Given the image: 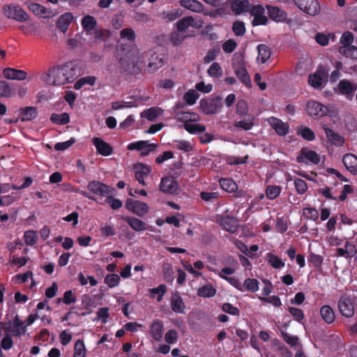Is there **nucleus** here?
<instances>
[{"label": "nucleus", "instance_id": "1", "mask_svg": "<svg viewBox=\"0 0 357 357\" xmlns=\"http://www.w3.org/2000/svg\"><path fill=\"white\" fill-rule=\"evenodd\" d=\"M76 75L75 65L73 63H66L50 68L41 75L40 79L47 84L61 86L72 82Z\"/></svg>", "mask_w": 357, "mask_h": 357}, {"label": "nucleus", "instance_id": "2", "mask_svg": "<svg viewBox=\"0 0 357 357\" xmlns=\"http://www.w3.org/2000/svg\"><path fill=\"white\" fill-rule=\"evenodd\" d=\"M174 119L183 123L185 130L191 134H198L206 130L205 126L197 123L201 119L200 116L197 113L180 112L174 115Z\"/></svg>", "mask_w": 357, "mask_h": 357}, {"label": "nucleus", "instance_id": "3", "mask_svg": "<svg viewBox=\"0 0 357 357\" xmlns=\"http://www.w3.org/2000/svg\"><path fill=\"white\" fill-rule=\"evenodd\" d=\"M80 23L85 34L92 36L93 43L101 40L107 37L109 34V32L107 29H99L98 27L96 19L91 15H84L81 19Z\"/></svg>", "mask_w": 357, "mask_h": 357}, {"label": "nucleus", "instance_id": "4", "mask_svg": "<svg viewBox=\"0 0 357 357\" xmlns=\"http://www.w3.org/2000/svg\"><path fill=\"white\" fill-rule=\"evenodd\" d=\"M357 298L351 295H344L338 301V308L342 316L351 317L354 314Z\"/></svg>", "mask_w": 357, "mask_h": 357}, {"label": "nucleus", "instance_id": "5", "mask_svg": "<svg viewBox=\"0 0 357 357\" xmlns=\"http://www.w3.org/2000/svg\"><path fill=\"white\" fill-rule=\"evenodd\" d=\"M2 10L6 17L17 22H25L29 18V15L17 4L4 5Z\"/></svg>", "mask_w": 357, "mask_h": 357}, {"label": "nucleus", "instance_id": "6", "mask_svg": "<svg viewBox=\"0 0 357 357\" xmlns=\"http://www.w3.org/2000/svg\"><path fill=\"white\" fill-rule=\"evenodd\" d=\"M147 100V97L128 96L122 100L113 102L112 103V108L114 110H119L125 108L137 107Z\"/></svg>", "mask_w": 357, "mask_h": 357}, {"label": "nucleus", "instance_id": "7", "mask_svg": "<svg viewBox=\"0 0 357 357\" xmlns=\"http://www.w3.org/2000/svg\"><path fill=\"white\" fill-rule=\"evenodd\" d=\"M357 91V84L347 79H342L339 82L334 91L337 94L345 96L347 99L351 100Z\"/></svg>", "mask_w": 357, "mask_h": 357}, {"label": "nucleus", "instance_id": "8", "mask_svg": "<svg viewBox=\"0 0 357 357\" xmlns=\"http://www.w3.org/2000/svg\"><path fill=\"white\" fill-rule=\"evenodd\" d=\"M297 6L306 14L315 16L320 12V5L317 0H295Z\"/></svg>", "mask_w": 357, "mask_h": 357}, {"label": "nucleus", "instance_id": "9", "mask_svg": "<svg viewBox=\"0 0 357 357\" xmlns=\"http://www.w3.org/2000/svg\"><path fill=\"white\" fill-rule=\"evenodd\" d=\"M126 208L139 217H143L149 211V206L144 202L128 199L126 202Z\"/></svg>", "mask_w": 357, "mask_h": 357}, {"label": "nucleus", "instance_id": "10", "mask_svg": "<svg viewBox=\"0 0 357 357\" xmlns=\"http://www.w3.org/2000/svg\"><path fill=\"white\" fill-rule=\"evenodd\" d=\"M328 71L323 66H319L317 70L309 76L308 82L314 88H321L326 82Z\"/></svg>", "mask_w": 357, "mask_h": 357}, {"label": "nucleus", "instance_id": "11", "mask_svg": "<svg viewBox=\"0 0 357 357\" xmlns=\"http://www.w3.org/2000/svg\"><path fill=\"white\" fill-rule=\"evenodd\" d=\"M250 15L253 17L252 24L253 26L265 25L268 22V18L266 15L267 10L266 8H264L261 5H256L251 7Z\"/></svg>", "mask_w": 357, "mask_h": 357}, {"label": "nucleus", "instance_id": "12", "mask_svg": "<svg viewBox=\"0 0 357 357\" xmlns=\"http://www.w3.org/2000/svg\"><path fill=\"white\" fill-rule=\"evenodd\" d=\"M203 22L200 19L192 16L183 17L176 23V29L184 33L190 27L198 29L201 28Z\"/></svg>", "mask_w": 357, "mask_h": 357}, {"label": "nucleus", "instance_id": "13", "mask_svg": "<svg viewBox=\"0 0 357 357\" xmlns=\"http://www.w3.org/2000/svg\"><path fill=\"white\" fill-rule=\"evenodd\" d=\"M157 147V144L149 143L148 141H137L129 144L127 149L130 151L137 150L142 155H147Z\"/></svg>", "mask_w": 357, "mask_h": 357}, {"label": "nucleus", "instance_id": "14", "mask_svg": "<svg viewBox=\"0 0 357 357\" xmlns=\"http://www.w3.org/2000/svg\"><path fill=\"white\" fill-rule=\"evenodd\" d=\"M306 111L310 116L316 117L323 116L328 112V109L324 105L314 100L307 102Z\"/></svg>", "mask_w": 357, "mask_h": 357}, {"label": "nucleus", "instance_id": "15", "mask_svg": "<svg viewBox=\"0 0 357 357\" xmlns=\"http://www.w3.org/2000/svg\"><path fill=\"white\" fill-rule=\"evenodd\" d=\"M266 121L278 135L284 136L288 133L289 126L287 123L274 116L268 118Z\"/></svg>", "mask_w": 357, "mask_h": 357}, {"label": "nucleus", "instance_id": "16", "mask_svg": "<svg viewBox=\"0 0 357 357\" xmlns=\"http://www.w3.org/2000/svg\"><path fill=\"white\" fill-rule=\"evenodd\" d=\"M5 328L17 337H20L26 331V326H25L24 323L20 319L17 315L15 317L12 323H10L9 326H6Z\"/></svg>", "mask_w": 357, "mask_h": 357}, {"label": "nucleus", "instance_id": "17", "mask_svg": "<svg viewBox=\"0 0 357 357\" xmlns=\"http://www.w3.org/2000/svg\"><path fill=\"white\" fill-rule=\"evenodd\" d=\"M299 162L305 164H318L320 161L319 155L314 151L303 149L297 158Z\"/></svg>", "mask_w": 357, "mask_h": 357}, {"label": "nucleus", "instance_id": "18", "mask_svg": "<svg viewBox=\"0 0 357 357\" xmlns=\"http://www.w3.org/2000/svg\"><path fill=\"white\" fill-rule=\"evenodd\" d=\"M165 55L162 52H152L149 59L148 70L153 73L162 66L164 64Z\"/></svg>", "mask_w": 357, "mask_h": 357}, {"label": "nucleus", "instance_id": "19", "mask_svg": "<svg viewBox=\"0 0 357 357\" xmlns=\"http://www.w3.org/2000/svg\"><path fill=\"white\" fill-rule=\"evenodd\" d=\"M3 77L10 80L23 81L27 78V73L22 70L6 68L3 70Z\"/></svg>", "mask_w": 357, "mask_h": 357}, {"label": "nucleus", "instance_id": "20", "mask_svg": "<svg viewBox=\"0 0 357 357\" xmlns=\"http://www.w3.org/2000/svg\"><path fill=\"white\" fill-rule=\"evenodd\" d=\"M29 8L35 15L42 18L52 17L55 15L52 9L37 3L29 4Z\"/></svg>", "mask_w": 357, "mask_h": 357}, {"label": "nucleus", "instance_id": "21", "mask_svg": "<svg viewBox=\"0 0 357 357\" xmlns=\"http://www.w3.org/2000/svg\"><path fill=\"white\" fill-rule=\"evenodd\" d=\"M136 180L143 185H146L145 179L151 172L150 167L142 163H139L134 167Z\"/></svg>", "mask_w": 357, "mask_h": 357}, {"label": "nucleus", "instance_id": "22", "mask_svg": "<svg viewBox=\"0 0 357 357\" xmlns=\"http://www.w3.org/2000/svg\"><path fill=\"white\" fill-rule=\"evenodd\" d=\"M220 107L221 101L220 99L201 101V109L206 114H215Z\"/></svg>", "mask_w": 357, "mask_h": 357}, {"label": "nucleus", "instance_id": "23", "mask_svg": "<svg viewBox=\"0 0 357 357\" xmlns=\"http://www.w3.org/2000/svg\"><path fill=\"white\" fill-rule=\"evenodd\" d=\"M178 188L176 181L172 177H165L161 179L160 190L165 193L173 194Z\"/></svg>", "mask_w": 357, "mask_h": 357}, {"label": "nucleus", "instance_id": "24", "mask_svg": "<svg viewBox=\"0 0 357 357\" xmlns=\"http://www.w3.org/2000/svg\"><path fill=\"white\" fill-rule=\"evenodd\" d=\"M217 222L226 231L234 233L237 228V223L234 218L229 216H217Z\"/></svg>", "mask_w": 357, "mask_h": 357}, {"label": "nucleus", "instance_id": "25", "mask_svg": "<svg viewBox=\"0 0 357 357\" xmlns=\"http://www.w3.org/2000/svg\"><path fill=\"white\" fill-rule=\"evenodd\" d=\"M93 143L99 154L103 156H109L112 153L113 149L112 146L101 139L94 137Z\"/></svg>", "mask_w": 357, "mask_h": 357}, {"label": "nucleus", "instance_id": "26", "mask_svg": "<svg viewBox=\"0 0 357 357\" xmlns=\"http://www.w3.org/2000/svg\"><path fill=\"white\" fill-rule=\"evenodd\" d=\"M234 69L236 76L246 86H250L251 81L244 65L239 61L234 63Z\"/></svg>", "mask_w": 357, "mask_h": 357}, {"label": "nucleus", "instance_id": "27", "mask_svg": "<svg viewBox=\"0 0 357 357\" xmlns=\"http://www.w3.org/2000/svg\"><path fill=\"white\" fill-rule=\"evenodd\" d=\"M342 162L347 169L354 175H357V157L351 153L345 154Z\"/></svg>", "mask_w": 357, "mask_h": 357}, {"label": "nucleus", "instance_id": "28", "mask_svg": "<svg viewBox=\"0 0 357 357\" xmlns=\"http://www.w3.org/2000/svg\"><path fill=\"white\" fill-rule=\"evenodd\" d=\"M74 19V16L71 13H65L64 14L61 15L56 22V26L58 29L63 33H66L70 24L73 22Z\"/></svg>", "mask_w": 357, "mask_h": 357}, {"label": "nucleus", "instance_id": "29", "mask_svg": "<svg viewBox=\"0 0 357 357\" xmlns=\"http://www.w3.org/2000/svg\"><path fill=\"white\" fill-rule=\"evenodd\" d=\"M231 8L232 11L236 14L250 11L251 7L248 0H234L231 3Z\"/></svg>", "mask_w": 357, "mask_h": 357}, {"label": "nucleus", "instance_id": "30", "mask_svg": "<svg viewBox=\"0 0 357 357\" xmlns=\"http://www.w3.org/2000/svg\"><path fill=\"white\" fill-rule=\"evenodd\" d=\"M123 220L128 224L132 229L136 232L144 231L147 228L146 223L137 218L125 217L123 218Z\"/></svg>", "mask_w": 357, "mask_h": 357}, {"label": "nucleus", "instance_id": "31", "mask_svg": "<svg viewBox=\"0 0 357 357\" xmlns=\"http://www.w3.org/2000/svg\"><path fill=\"white\" fill-rule=\"evenodd\" d=\"M183 267L193 277L198 278L202 275L199 271L204 268V264L203 261L198 260L194 262L193 265L188 263L183 264Z\"/></svg>", "mask_w": 357, "mask_h": 357}, {"label": "nucleus", "instance_id": "32", "mask_svg": "<svg viewBox=\"0 0 357 357\" xmlns=\"http://www.w3.org/2000/svg\"><path fill=\"white\" fill-rule=\"evenodd\" d=\"M19 116L22 121H31L36 118L38 112L36 107H26L20 108Z\"/></svg>", "mask_w": 357, "mask_h": 357}, {"label": "nucleus", "instance_id": "33", "mask_svg": "<svg viewBox=\"0 0 357 357\" xmlns=\"http://www.w3.org/2000/svg\"><path fill=\"white\" fill-rule=\"evenodd\" d=\"M267 13L269 17L275 22H282L286 19V13L275 6H266Z\"/></svg>", "mask_w": 357, "mask_h": 357}, {"label": "nucleus", "instance_id": "34", "mask_svg": "<svg viewBox=\"0 0 357 357\" xmlns=\"http://www.w3.org/2000/svg\"><path fill=\"white\" fill-rule=\"evenodd\" d=\"M87 188L90 192L96 195L103 196L108 193V187L106 185L96 181L89 182L87 185Z\"/></svg>", "mask_w": 357, "mask_h": 357}, {"label": "nucleus", "instance_id": "35", "mask_svg": "<svg viewBox=\"0 0 357 357\" xmlns=\"http://www.w3.org/2000/svg\"><path fill=\"white\" fill-rule=\"evenodd\" d=\"M326 137L328 140L331 142L333 145L337 146H342L344 143V139L339 134L335 132L333 130L327 128L326 126H324Z\"/></svg>", "mask_w": 357, "mask_h": 357}, {"label": "nucleus", "instance_id": "36", "mask_svg": "<svg viewBox=\"0 0 357 357\" xmlns=\"http://www.w3.org/2000/svg\"><path fill=\"white\" fill-rule=\"evenodd\" d=\"M163 109L160 107H153L146 109L140 113L142 118H146L150 121H154L156 118L163 114Z\"/></svg>", "mask_w": 357, "mask_h": 357}, {"label": "nucleus", "instance_id": "37", "mask_svg": "<svg viewBox=\"0 0 357 357\" xmlns=\"http://www.w3.org/2000/svg\"><path fill=\"white\" fill-rule=\"evenodd\" d=\"M151 336L157 341H160L163 335V324L160 320H155L151 326Z\"/></svg>", "mask_w": 357, "mask_h": 357}, {"label": "nucleus", "instance_id": "38", "mask_svg": "<svg viewBox=\"0 0 357 357\" xmlns=\"http://www.w3.org/2000/svg\"><path fill=\"white\" fill-rule=\"evenodd\" d=\"M320 316L326 324H332L335 318L333 308L328 305L320 308Z\"/></svg>", "mask_w": 357, "mask_h": 357}, {"label": "nucleus", "instance_id": "39", "mask_svg": "<svg viewBox=\"0 0 357 357\" xmlns=\"http://www.w3.org/2000/svg\"><path fill=\"white\" fill-rule=\"evenodd\" d=\"M257 62L264 63L271 56L270 49L266 45L261 44L257 46Z\"/></svg>", "mask_w": 357, "mask_h": 357}, {"label": "nucleus", "instance_id": "40", "mask_svg": "<svg viewBox=\"0 0 357 357\" xmlns=\"http://www.w3.org/2000/svg\"><path fill=\"white\" fill-rule=\"evenodd\" d=\"M245 290L256 292L259 290V282L255 278H247L244 280L243 283H241V291Z\"/></svg>", "mask_w": 357, "mask_h": 357}, {"label": "nucleus", "instance_id": "41", "mask_svg": "<svg viewBox=\"0 0 357 357\" xmlns=\"http://www.w3.org/2000/svg\"><path fill=\"white\" fill-rule=\"evenodd\" d=\"M181 4L193 12L200 13L203 10L202 4L197 0H181Z\"/></svg>", "mask_w": 357, "mask_h": 357}, {"label": "nucleus", "instance_id": "42", "mask_svg": "<svg viewBox=\"0 0 357 357\" xmlns=\"http://www.w3.org/2000/svg\"><path fill=\"white\" fill-rule=\"evenodd\" d=\"M171 307L176 313H183L185 310V304L178 296L174 295L171 299Z\"/></svg>", "mask_w": 357, "mask_h": 357}, {"label": "nucleus", "instance_id": "43", "mask_svg": "<svg viewBox=\"0 0 357 357\" xmlns=\"http://www.w3.org/2000/svg\"><path fill=\"white\" fill-rule=\"evenodd\" d=\"M216 294L215 288L211 284H207L198 289L197 294L204 298L213 297Z\"/></svg>", "mask_w": 357, "mask_h": 357}, {"label": "nucleus", "instance_id": "44", "mask_svg": "<svg viewBox=\"0 0 357 357\" xmlns=\"http://www.w3.org/2000/svg\"><path fill=\"white\" fill-rule=\"evenodd\" d=\"M96 77L94 76H86L78 79L74 85L76 90H79L85 85L93 86L96 84Z\"/></svg>", "mask_w": 357, "mask_h": 357}, {"label": "nucleus", "instance_id": "45", "mask_svg": "<svg viewBox=\"0 0 357 357\" xmlns=\"http://www.w3.org/2000/svg\"><path fill=\"white\" fill-rule=\"evenodd\" d=\"M337 255L338 256H347V257H353L356 253V248L354 245L351 243L347 242L345 243L344 248H337L336 250Z\"/></svg>", "mask_w": 357, "mask_h": 357}, {"label": "nucleus", "instance_id": "46", "mask_svg": "<svg viewBox=\"0 0 357 357\" xmlns=\"http://www.w3.org/2000/svg\"><path fill=\"white\" fill-rule=\"evenodd\" d=\"M266 259L268 264L274 268H280L284 266V262L276 255L272 253H268L266 255Z\"/></svg>", "mask_w": 357, "mask_h": 357}, {"label": "nucleus", "instance_id": "47", "mask_svg": "<svg viewBox=\"0 0 357 357\" xmlns=\"http://www.w3.org/2000/svg\"><path fill=\"white\" fill-rule=\"evenodd\" d=\"M208 269L224 280L229 278V275H231L236 271L235 268L230 266L223 267L220 271L210 267H208Z\"/></svg>", "mask_w": 357, "mask_h": 357}, {"label": "nucleus", "instance_id": "48", "mask_svg": "<svg viewBox=\"0 0 357 357\" xmlns=\"http://www.w3.org/2000/svg\"><path fill=\"white\" fill-rule=\"evenodd\" d=\"M149 291L152 298H156L157 301L160 302L167 291V287L165 284H160L156 288L150 289Z\"/></svg>", "mask_w": 357, "mask_h": 357}, {"label": "nucleus", "instance_id": "49", "mask_svg": "<svg viewBox=\"0 0 357 357\" xmlns=\"http://www.w3.org/2000/svg\"><path fill=\"white\" fill-rule=\"evenodd\" d=\"M335 34L333 33H330L328 34H325L324 33H318L315 36L316 41L322 46H326L329 43V41L334 40Z\"/></svg>", "mask_w": 357, "mask_h": 357}, {"label": "nucleus", "instance_id": "50", "mask_svg": "<svg viewBox=\"0 0 357 357\" xmlns=\"http://www.w3.org/2000/svg\"><path fill=\"white\" fill-rule=\"evenodd\" d=\"M220 185L222 190L229 192H234L237 189L236 183L233 180L229 178L220 179Z\"/></svg>", "mask_w": 357, "mask_h": 357}, {"label": "nucleus", "instance_id": "51", "mask_svg": "<svg viewBox=\"0 0 357 357\" xmlns=\"http://www.w3.org/2000/svg\"><path fill=\"white\" fill-rule=\"evenodd\" d=\"M121 281L120 276L117 274L112 273L105 276L104 282L109 288H114L117 287Z\"/></svg>", "mask_w": 357, "mask_h": 357}, {"label": "nucleus", "instance_id": "52", "mask_svg": "<svg viewBox=\"0 0 357 357\" xmlns=\"http://www.w3.org/2000/svg\"><path fill=\"white\" fill-rule=\"evenodd\" d=\"M51 121L57 124L64 125L69 122L70 118L67 113L52 114L50 117Z\"/></svg>", "mask_w": 357, "mask_h": 357}, {"label": "nucleus", "instance_id": "53", "mask_svg": "<svg viewBox=\"0 0 357 357\" xmlns=\"http://www.w3.org/2000/svg\"><path fill=\"white\" fill-rule=\"evenodd\" d=\"M298 133L308 141H312L315 138L314 132L307 127L301 126L298 128Z\"/></svg>", "mask_w": 357, "mask_h": 357}, {"label": "nucleus", "instance_id": "54", "mask_svg": "<svg viewBox=\"0 0 357 357\" xmlns=\"http://www.w3.org/2000/svg\"><path fill=\"white\" fill-rule=\"evenodd\" d=\"M162 273L165 277V279L167 282H172L174 280V271L172 266V265L169 263H165L162 265Z\"/></svg>", "mask_w": 357, "mask_h": 357}, {"label": "nucleus", "instance_id": "55", "mask_svg": "<svg viewBox=\"0 0 357 357\" xmlns=\"http://www.w3.org/2000/svg\"><path fill=\"white\" fill-rule=\"evenodd\" d=\"M281 188L277 185H268L266 188V197L270 199H274L280 194Z\"/></svg>", "mask_w": 357, "mask_h": 357}, {"label": "nucleus", "instance_id": "56", "mask_svg": "<svg viewBox=\"0 0 357 357\" xmlns=\"http://www.w3.org/2000/svg\"><path fill=\"white\" fill-rule=\"evenodd\" d=\"M86 348L82 340H77L75 344L74 357H85Z\"/></svg>", "mask_w": 357, "mask_h": 357}, {"label": "nucleus", "instance_id": "57", "mask_svg": "<svg viewBox=\"0 0 357 357\" xmlns=\"http://www.w3.org/2000/svg\"><path fill=\"white\" fill-rule=\"evenodd\" d=\"M186 37L187 35L177 29L171 34L170 40L174 45H177L181 44Z\"/></svg>", "mask_w": 357, "mask_h": 357}, {"label": "nucleus", "instance_id": "58", "mask_svg": "<svg viewBox=\"0 0 357 357\" xmlns=\"http://www.w3.org/2000/svg\"><path fill=\"white\" fill-rule=\"evenodd\" d=\"M282 337L284 341L291 347L298 348L301 346L299 339L297 336L283 333Z\"/></svg>", "mask_w": 357, "mask_h": 357}, {"label": "nucleus", "instance_id": "59", "mask_svg": "<svg viewBox=\"0 0 357 357\" xmlns=\"http://www.w3.org/2000/svg\"><path fill=\"white\" fill-rule=\"evenodd\" d=\"M24 241L28 245H33L36 243L38 240L37 234L32 230L27 231L24 235Z\"/></svg>", "mask_w": 357, "mask_h": 357}, {"label": "nucleus", "instance_id": "60", "mask_svg": "<svg viewBox=\"0 0 357 357\" xmlns=\"http://www.w3.org/2000/svg\"><path fill=\"white\" fill-rule=\"evenodd\" d=\"M208 73L211 77H220L222 76V70L220 65L218 63L214 62L208 69Z\"/></svg>", "mask_w": 357, "mask_h": 357}, {"label": "nucleus", "instance_id": "61", "mask_svg": "<svg viewBox=\"0 0 357 357\" xmlns=\"http://www.w3.org/2000/svg\"><path fill=\"white\" fill-rule=\"evenodd\" d=\"M198 98L199 93L195 90H190L184 96L185 101L190 105H194Z\"/></svg>", "mask_w": 357, "mask_h": 357}, {"label": "nucleus", "instance_id": "62", "mask_svg": "<svg viewBox=\"0 0 357 357\" xmlns=\"http://www.w3.org/2000/svg\"><path fill=\"white\" fill-rule=\"evenodd\" d=\"M193 143L192 142L179 140L176 142V146L179 150L188 152L192 150Z\"/></svg>", "mask_w": 357, "mask_h": 357}, {"label": "nucleus", "instance_id": "63", "mask_svg": "<svg viewBox=\"0 0 357 357\" xmlns=\"http://www.w3.org/2000/svg\"><path fill=\"white\" fill-rule=\"evenodd\" d=\"M165 340L168 344H175L178 340V332L174 329L169 330L165 335Z\"/></svg>", "mask_w": 357, "mask_h": 357}, {"label": "nucleus", "instance_id": "64", "mask_svg": "<svg viewBox=\"0 0 357 357\" xmlns=\"http://www.w3.org/2000/svg\"><path fill=\"white\" fill-rule=\"evenodd\" d=\"M120 36L122 39L132 41L135 39V33L132 29L126 28L121 31Z\"/></svg>", "mask_w": 357, "mask_h": 357}]
</instances>
